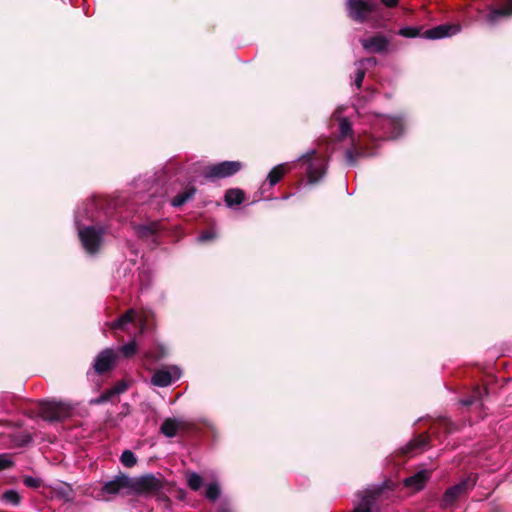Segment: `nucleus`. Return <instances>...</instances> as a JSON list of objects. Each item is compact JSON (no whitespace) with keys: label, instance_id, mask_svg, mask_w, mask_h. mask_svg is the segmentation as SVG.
Segmentation results:
<instances>
[{"label":"nucleus","instance_id":"9b49d317","mask_svg":"<svg viewBox=\"0 0 512 512\" xmlns=\"http://www.w3.org/2000/svg\"><path fill=\"white\" fill-rule=\"evenodd\" d=\"M117 355L111 348H106L102 350L96 356L93 369L94 372L98 375H103L107 372H110L114 369L116 365Z\"/></svg>","mask_w":512,"mask_h":512},{"label":"nucleus","instance_id":"c9c22d12","mask_svg":"<svg viewBox=\"0 0 512 512\" xmlns=\"http://www.w3.org/2000/svg\"><path fill=\"white\" fill-rule=\"evenodd\" d=\"M14 465L8 454H0V470L11 468Z\"/></svg>","mask_w":512,"mask_h":512},{"label":"nucleus","instance_id":"c85d7f7f","mask_svg":"<svg viewBox=\"0 0 512 512\" xmlns=\"http://www.w3.org/2000/svg\"><path fill=\"white\" fill-rule=\"evenodd\" d=\"M398 34L406 38L423 37L422 27H403L398 31Z\"/></svg>","mask_w":512,"mask_h":512},{"label":"nucleus","instance_id":"4be33fe9","mask_svg":"<svg viewBox=\"0 0 512 512\" xmlns=\"http://www.w3.org/2000/svg\"><path fill=\"white\" fill-rule=\"evenodd\" d=\"M135 319V311L133 309L127 310L124 314L119 316L111 323L112 330H124L126 325L132 323Z\"/></svg>","mask_w":512,"mask_h":512},{"label":"nucleus","instance_id":"2eb2a0df","mask_svg":"<svg viewBox=\"0 0 512 512\" xmlns=\"http://www.w3.org/2000/svg\"><path fill=\"white\" fill-rule=\"evenodd\" d=\"M458 31V26L450 24H441L423 32V38L426 39H441L455 34Z\"/></svg>","mask_w":512,"mask_h":512},{"label":"nucleus","instance_id":"f3484780","mask_svg":"<svg viewBox=\"0 0 512 512\" xmlns=\"http://www.w3.org/2000/svg\"><path fill=\"white\" fill-rule=\"evenodd\" d=\"M179 375L173 377L170 371L166 369L156 370L151 377V384L157 387H167L173 383L175 379H178Z\"/></svg>","mask_w":512,"mask_h":512},{"label":"nucleus","instance_id":"f03ea898","mask_svg":"<svg viewBox=\"0 0 512 512\" xmlns=\"http://www.w3.org/2000/svg\"><path fill=\"white\" fill-rule=\"evenodd\" d=\"M295 167L306 173L308 184H316L326 174L327 160L313 150L301 156Z\"/></svg>","mask_w":512,"mask_h":512},{"label":"nucleus","instance_id":"393cba45","mask_svg":"<svg viewBox=\"0 0 512 512\" xmlns=\"http://www.w3.org/2000/svg\"><path fill=\"white\" fill-rule=\"evenodd\" d=\"M55 494L57 497L63 499L66 502H71L74 499V491L72 487L67 483H63L61 486L56 488Z\"/></svg>","mask_w":512,"mask_h":512},{"label":"nucleus","instance_id":"7c9ffc66","mask_svg":"<svg viewBox=\"0 0 512 512\" xmlns=\"http://www.w3.org/2000/svg\"><path fill=\"white\" fill-rule=\"evenodd\" d=\"M120 353L125 358L133 357L137 352V344L135 341H130L129 343L123 345L119 349Z\"/></svg>","mask_w":512,"mask_h":512},{"label":"nucleus","instance_id":"c756f323","mask_svg":"<svg viewBox=\"0 0 512 512\" xmlns=\"http://www.w3.org/2000/svg\"><path fill=\"white\" fill-rule=\"evenodd\" d=\"M121 463L128 468L133 467L137 463V458L131 450H124L120 457Z\"/></svg>","mask_w":512,"mask_h":512},{"label":"nucleus","instance_id":"39448f33","mask_svg":"<svg viewBox=\"0 0 512 512\" xmlns=\"http://www.w3.org/2000/svg\"><path fill=\"white\" fill-rule=\"evenodd\" d=\"M394 483L391 480L385 481L381 486L358 492L360 501L353 508L352 512H372L375 502L380 499L385 490H393Z\"/></svg>","mask_w":512,"mask_h":512},{"label":"nucleus","instance_id":"20e7f679","mask_svg":"<svg viewBox=\"0 0 512 512\" xmlns=\"http://www.w3.org/2000/svg\"><path fill=\"white\" fill-rule=\"evenodd\" d=\"M73 407L63 401L41 400L38 402V413L45 421H62L72 416Z\"/></svg>","mask_w":512,"mask_h":512},{"label":"nucleus","instance_id":"423d86ee","mask_svg":"<svg viewBox=\"0 0 512 512\" xmlns=\"http://www.w3.org/2000/svg\"><path fill=\"white\" fill-rule=\"evenodd\" d=\"M475 485L476 477L470 475L461 480L459 483L446 489L440 500L441 508L448 509L452 507L458 501V499L466 495L470 490L474 488Z\"/></svg>","mask_w":512,"mask_h":512},{"label":"nucleus","instance_id":"e433bc0d","mask_svg":"<svg viewBox=\"0 0 512 512\" xmlns=\"http://www.w3.org/2000/svg\"><path fill=\"white\" fill-rule=\"evenodd\" d=\"M128 388V384L122 380V381H119L117 382L113 387V392L116 393V395H119L123 392H125Z\"/></svg>","mask_w":512,"mask_h":512},{"label":"nucleus","instance_id":"9d476101","mask_svg":"<svg viewBox=\"0 0 512 512\" xmlns=\"http://www.w3.org/2000/svg\"><path fill=\"white\" fill-rule=\"evenodd\" d=\"M512 18V0H494L487 7L485 20L489 25H497Z\"/></svg>","mask_w":512,"mask_h":512},{"label":"nucleus","instance_id":"49530a36","mask_svg":"<svg viewBox=\"0 0 512 512\" xmlns=\"http://www.w3.org/2000/svg\"><path fill=\"white\" fill-rule=\"evenodd\" d=\"M177 497L178 499L183 500L186 497V491L183 489H179Z\"/></svg>","mask_w":512,"mask_h":512},{"label":"nucleus","instance_id":"58836bf2","mask_svg":"<svg viewBox=\"0 0 512 512\" xmlns=\"http://www.w3.org/2000/svg\"><path fill=\"white\" fill-rule=\"evenodd\" d=\"M479 395H480V391L478 390V391L474 392V394L471 395L470 397H468L466 399H463L461 401V403L464 406H471V405H473L477 401V398H478Z\"/></svg>","mask_w":512,"mask_h":512},{"label":"nucleus","instance_id":"79ce46f5","mask_svg":"<svg viewBox=\"0 0 512 512\" xmlns=\"http://www.w3.org/2000/svg\"><path fill=\"white\" fill-rule=\"evenodd\" d=\"M380 2L387 8H394L399 4V0H380Z\"/></svg>","mask_w":512,"mask_h":512},{"label":"nucleus","instance_id":"6ab92c4d","mask_svg":"<svg viewBox=\"0 0 512 512\" xmlns=\"http://www.w3.org/2000/svg\"><path fill=\"white\" fill-rule=\"evenodd\" d=\"M290 170L291 165L289 163H283L273 167L267 176V180L270 186H275L277 183H279L284 175Z\"/></svg>","mask_w":512,"mask_h":512},{"label":"nucleus","instance_id":"72a5a7b5","mask_svg":"<svg viewBox=\"0 0 512 512\" xmlns=\"http://www.w3.org/2000/svg\"><path fill=\"white\" fill-rule=\"evenodd\" d=\"M114 396H116V393H114L113 389L111 388L103 392L94 402L97 404L105 403L110 401Z\"/></svg>","mask_w":512,"mask_h":512},{"label":"nucleus","instance_id":"a18cd8bd","mask_svg":"<svg viewBox=\"0 0 512 512\" xmlns=\"http://www.w3.org/2000/svg\"><path fill=\"white\" fill-rule=\"evenodd\" d=\"M218 512H232L231 509L226 504H221L218 508Z\"/></svg>","mask_w":512,"mask_h":512},{"label":"nucleus","instance_id":"1a4fd4ad","mask_svg":"<svg viewBox=\"0 0 512 512\" xmlns=\"http://www.w3.org/2000/svg\"><path fill=\"white\" fill-rule=\"evenodd\" d=\"M242 168L243 163L240 161H223L205 167L203 176L211 180L227 178L237 174Z\"/></svg>","mask_w":512,"mask_h":512},{"label":"nucleus","instance_id":"a19ab883","mask_svg":"<svg viewBox=\"0 0 512 512\" xmlns=\"http://www.w3.org/2000/svg\"><path fill=\"white\" fill-rule=\"evenodd\" d=\"M150 315H152V313L144 312L143 314H141V316H140V325H141L142 329H144L148 325V321H149V316Z\"/></svg>","mask_w":512,"mask_h":512},{"label":"nucleus","instance_id":"4468645a","mask_svg":"<svg viewBox=\"0 0 512 512\" xmlns=\"http://www.w3.org/2000/svg\"><path fill=\"white\" fill-rule=\"evenodd\" d=\"M430 474L431 472L428 470L418 471L415 474L405 478L403 480V485L414 491H420L424 488L426 482L429 480Z\"/></svg>","mask_w":512,"mask_h":512},{"label":"nucleus","instance_id":"5701e85b","mask_svg":"<svg viewBox=\"0 0 512 512\" xmlns=\"http://www.w3.org/2000/svg\"><path fill=\"white\" fill-rule=\"evenodd\" d=\"M179 429V424L174 418H167L160 426V432L166 437H174Z\"/></svg>","mask_w":512,"mask_h":512},{"label":"nucleus","instance_id":"bb28decb","mask_svg":"<svg viewBox=\"0 0 512 512\" xmlns=\"http://www.w3.org/2000/svg\"><path fill=\"white\" fill-rule=\"evenodd\" d=\"M220 494H221V489H220V485L218 484V482H211L207 485L206 490H205V497L209 501H211V502L216 501L220 497Z\"/></svg>","mask_w":512,"mask_h":512},{"label":"nucleus","instance_id":"7ed1b4c3","mask_svg":"<svg viewBox=\"0 0 512 512\" xmlns=\"http://www.w3.org/2000/svg\"><path fill=\"white\" fill-rule=\"evenodd\" d=\"M167 484L164 477L159 474L148 473L138 478H132V490L137 494L156 495L159 500L169 502V498L163 492L165 485Z\"/></svg>","mask_w":512,"mask_h":512},{"label":"nucleus","instance_id":"a878e982","mask_svg":"<svg viewBox=\"0 0 512 512\" xmlns=\"http://www.w3.org/2000/svg\"><path fill=\"white\" fill-rule=\"evenodd\" d=\"M383 123H384V127L391 130V132L394 136L400 135L403 130V124L398 119L385 118L383 120Z\"/></svg>","mask_w":512,"mask_h":512},{"label":"nucleus","instance_id":"b1692460","mask_svg":"<svg viewBox=\"0 0 512 512\" xmlns=\"http://www.w3.org/2000/svg\"><path fill=\"white\" fill-rule=\"evenodd\" d=\"M185 478H186L187 486L192 491H199L200 488L203 486V483H204L203 477L196 472L186 471Z\"/></svg>","mask_w":512,"mask_h":512},{"label":"nucleus","instance_id":"2f4dec72","mask_svg":"<svg viewBox=\"0 0 512 512\" xmlns=\"http://www.w3.org/2000/svg\"><path fill=\"white\" fill-rule=\"evenodd\" d=\"M339 131H340V137L344 138L349 135H352V126L350 121L347 118H342L339 123Z\"/></svg>","mask_w":512,"mask_h":512},{"label":"nucleus","instance_id":"473e14b6","mask_svg":"<svg viewBox=\"0 0 512 512\" xmlns=\"http://www.w3.org/2000/svg\"><path fill=\"white\" fill-rule=\"evenodd\" d=\"M23 483L28 488L37 489L41 486L42 480L39 478H34L32 476H24Z\"/></svg>","mask_w":512,"mask_h":512},{"label":"nucleus","instance_id":"a211bd4d","mask_svg":"<svg viewBox=\"0 0 512 512\" xmlns=\"http://www.w3.org/2000/svg\"><path fill=\"white\" fill-rule=\"evenodd\" d=\"M245 198V192L240 188H229L224 194V202L229 208L242 204Z\"/></svg>","mask_w":512,"mask_h":512},{"label":"nucleus","instance_id":"f704fd0d","mask_svg":"<svg viewBox=\"0 0 512 512\" xmlns=\"http://www.w3.org/2000/svg\"><path fill=\"white\" fill-rule=\"evenodd\" d=\"M437 425H439L440 428L443 429L444 433L446 434L452 432L453 423L448 418H440L437 422Z\"/></svg>","mask_w":512,"mask_h":512},{"label":"nucleus","instance_id":"cd10ccee","mask_svg":"<svg viewBox=\"0 0 512 512\" xmlns=\"http://www.w3.org/2000/svg\"><path fill=\"white\" fill-rule=\"evenodd\" d=\"M22 497L15 490H6L1 494V500L10 503L14 506H18L21 503Z\"/></svg>","mask_w":512,"mask_h":512},{"label":"nucleus","instance_id":"4c0bfd02","mask_svg":"<svg viewBox=\"0 0 512 512\" xmlns=\"http://www.w3.org/2000/svg\"><path fill=\"white\" fill-rule=\"evenodd\" d=\"M365 74H366V72L364 69H358L356 72L355 85L358 89H360L362 86V82L364 80Z\"/></svg>","mask_w":512,"mask_h":512},{"label":"nucleus","instance_id":"37998d69","mask_svg":"<svg viewBox=\"0 0 512 512\" xmlns=\"http://www.w3.org/2000/svg\"><path fill=\"white\" fill-rule=\"evenodd\" d=\"M32 441V437L31 435L29 434H26L23 436V439L21 441V445H27L28 443H30Z\"/></svg>","mask_w":512,"mask_h":512},{"label":"nucleus","instance_id":"0eeeda50","mask_svg":"<svg viewBox=\"0 0 512 512\" xmlns=\"http://www.w3.org/2000/svg\"><path fill=\"white\" fill-rule=\"evenodd\" d=\"M78 235L82 247L88 254L95 255L100 251L104 235L102 228L86 226L79 229Z\"/></svg>","mask_w":512,"mask_h":512},{"label":"nucleus","instance_id":"aec40b11","mask_svg":"<svg viewBox=\"0 0 512 512\" xmlns=\"http://www.w3.org/2000/svg\"><path fill=\"white\" fill-rule=\"evenodd\" d=\"M162 230V225L159 221H152L145 225H139L136 229L137 235L142 239H148L156 236Z\"/></svg>","mask_w":512,"mask_h":512},{"label":"nucleus","instance_id":"6e6552de","mask_svg":"<svg viewBox=\"0 0 512 512\" xmlns=\"http://www.w3.org/2000/svg\"><path fill=\"white\" fill-rule=\"evenodd\" d=\"M346 6L349 18L357 23L366 22L369 15L380 8L379 3L364 0H348Z\"/></svg>","mask_w":512,"mask_h":512},{"label":"nucleus","instance_id":"c03bdc74","mask_svg":"<svg viewBox=\"0 0 512 512\" xmlns=\"http://www.w3.org/2000/svg\"><path fill=\"white\" fill-rule=\"evenodd\" d=\"M363 62H366L369 65H376L377 64V60H376L375 57L366 58L365 60H363Z\"/></svg>","mask_w":512,"mask_h":512},{"label":"nucleus","instance_id":"ddd939ff","mask_svg":"<svg viewBox=\"0 0 512 512\" xmlns=\"http://www.w3.org/2000/svg\"><path fill=\"white\" fill-rule=\"evenodd\" d=\"M389 39L381 34H376L370 38L362 39V47L372 53H384L387 51L389 46Z\"/></svg>","mask_w":512,"mask_h":512},{"label":"nucleus","instance_id":"f8f14e48","mask_svg":"<svg viewBox=\"0 0 512 512\" xmlns=\"http://www.w3.org/2000/svg\"><path fill=\"white\" fill-rule=\"evenodd\" d=\"M124 489L132 490V478L125 474L117 475L113 480L106 482L102 488L101 493L116 495L119 494Z\"/></svg>","mask_w":512,"mask_h":512},{"label":"nucleus","instance_id":"dca6fc26","mask_svg":"<svg viewBox=\"0 0 512 512\" xmlns=\"http://www.w3.org/2000/svg\"><path fill=\"white\" fill-rule=\"evenodd\" d=\"M430 436L422 433L411 439L405 447L401 449L403 455H409L418 451H423L429 444Z\"/></svg>","mask_w":512,"mask_h":512},{"label":"nucleus","instance_id":"f257e3e1","mask_svg":"<svg viewBox=\"0 0 512 512\" xmlns=\"http://www.w3.org/2000/svg\"><path fill=\"white\" fill-rule=\"evenodd\" d=\"M376 139L371 135H364L355 139L351 137V146L345 151V161L348 166H357L358 161L376 155Z\"/></svg>","mask_w":512,"mask_h":512},{"label":"nucleus","instance_id":"412c9836","mask_svg":"<svg viewBox=\"0 0 512 512\" xmlns=\"http://www.w3.org/2000/svg\"><path fill=\"white\" fill-rule=\"evenodd\" d=\"M196 191L197 189L194 186L186 187L184 191L178 193L176 196L172 198L171 205L174 207H180L184 205L186 202L193 198Z\"/></svg>","mask_w":512,"mask_h":512},{"label":"nucleus","instance_id":"ea45409f","mask_svg":"<svg viewBox=\"0 0 512 512\" xmlns=\"http://www.w3.org/2000/svg\"><path fill=\"white\" fill-rule=\"evenodd\" d=\"M215 238V234L211 231H204L201 233L200 237H199V240L201 242H206V241H210L212 239Z\"/></svg>","mask_w":512,"mask_h":512}]
</instances>
